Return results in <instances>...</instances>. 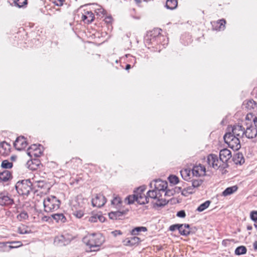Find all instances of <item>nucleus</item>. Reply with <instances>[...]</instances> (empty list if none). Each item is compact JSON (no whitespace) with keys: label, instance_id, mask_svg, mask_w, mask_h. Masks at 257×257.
<instances>
[{"label":"nucleus","instance_id":"3c124183","mask_svg":"<svg viewBox=\"0 0 257 257\" xmlns=\"http://www.w3.org/2000/svg\"><path fill=\"white\" fill-rule=\"evenodd\" d=\"M146 189V187L145 186H142L138 187L137 189V192L135 191L136 194L142 193L144 194L143 192Z\"/></svg>","mask_w":257,"mask_h":257},{"label":"nucleus","instance_id":"de8ad7c7","mask_svg":"<svg viewBox=\"0 0 257 257\" xmlns=\"http://www.w3.org/2000/svg\"><path fill=\"white\" fill-rule=\"evenodd\" d=\"M180 226H181L180 224H175L171 225L169 227V230H170L171 231H174L176 230H178V229H179V228Z\"/></svg>","mask_w":257,"mask_h":257},{"label":"nucleus","instance_id":"9d476101","mask_svg":"<svg viewBox=\"0 0 257 257\" xmlns=\"http://www.w3.org/2000/svg\"><path fill=\"white\" fill-rule=\"evenodd\" d=\"M244 128L240 125H234L231 127V132L230 133L232 136H236L235 137H243L244 135Z\"/></svg>","mask_w":257,"mask_h":257},{"label":"nucleus","instance_id":"c03bdc74","mask_svg":"<svg viewBox=\"0 0 257 257\" xmlns=\"http://www.w3.org/2000/svg\"><path fill=\"white\" fill-rule=\"evenodd\" d=\"M250 218L254 222L257 221V211H252L250 213Z\"/></svg>","mask_w":257,"mask_h":257},{"label":"nucleus","instance_id":"6e6552de","mask_svg":"<svg viewBox=\"0 0 257 257\" xmlns=\"http://www.w3.org/2000/svg\"><path fill=\"white\" fill-rule=\"evenodd\" d=\"M92 204L93 206L98 208L102 207L106 202V199L102 194H97L94 198L92 199Z\"/></svg>","mask_w":257,"mask_h":257},{"label":"nucleus","instance_id":"864d4df0","mask_svg":"<svg viewBox=\"0 0 257 257\" xmlns=\"http://www.w3.org/2000/svg\"><path fill=\"white\" fill-rule=\"evenodd\" d=\"M64 239V237L63 235H61L60 237H57L55 238L54 242L55 243H59L60 242L63 243V240Z\"/></svg>","mask_w":257,"mask_h":257},{"label":"nucleus","instance_id":"c756f323","mask_svg":"<svg viewBox=\"0 0 257 257\" xmlns=\"http://www.w3.org/2000/svg\"><path fill=\"white\" fill-rule=\"evenodd\" d=\"M8 243H11L14 244V245H9V250L11 249L15 248L21 246L23 245L21 241H12V242H1V244L4 245H6Z\"/></svg>","mask_w":257,"mask_h":257},{"label":"nucleus","instance_id":"09e8293b","mask_svg":"<svg viewBox=\"0 0 257 257\" xmlns=\"http://www.w3.org/2000/svg\"><path fill=\"white\" fill-rule=\"evenodd\" d=\"M65 0H53V3L56 6L60 7L63 6Z\"/></svg>","mask_w":257,"mask_h":257},{"label":"nucleus","instance_id":"423d86ee","mask_svg":"<svg viewBox=\"0 0 257 257\" xmlns=\"http://www.w3.org/2000/svg\"><path fill=\"white\" fill-rule=\"evenodd\" d=\"M207 163L215 169L222 168V161L218 159V156L213 154H209L207 156Z\"/></svg>","mask_w":257,"mask_h":257},{"label":"nucleus","instance_id":"9b49d317","mask_svg":"<svg viewBox=\"0 0 257 257\" xmlns=\"http://www.w3.org/2000/svg\"><path fill=\"white\" fill-rule=\"evenodd\" d=\"M14 203V200L5 193H0V205H10Z\"/></svg>","mask_w":257,"mask_h":257},{"label":"nucleus","instance_id":"a19ab883","mask_svg":"<svg viewBox=\"0 0 257 257\" xmlns=\"http://www.w3.org/2000/svg\"><path fill=\"white\" fill-rule=\"evenodd\" d=\"M29 217L28 214L27 212L25 211H23L21 212L19 215L17 216L18 219H19L20 220H21L22 219H27Z\"/></svg>","mask_w":257,"mask_h":257},{"label":"nucleus","instance_id":"f8f14e48","mask_svg":"<svg viewBox=\"0 0 257 257\" xmlns=\"http://www.w3.org/2000/svg\"><path fill=\"white\" fill-rule=\"evenodd\" d=\"M154 187L158 192H164L167 189L168 183L166 181L160 179L156 180L155 181Z\"/></svg>","mask_w":257,"mask_h":257},{"label":"nucleus","instance_id":"5701e85b","mask_svg":"<svg viewBox=\"0 0 257 257\" xmlns=\"http://www.w3.org/2000/svg\"><path fill=\"white\" fill-rule=\"evenodd\" d=\"M182 178L185 181H189L191 179V170L188 169H185L180 171Z\"/></svg>","mask_w":257,"mask_h":257},{"label":"nucleus","instance_id":"0e129e2a","mask_svg":"<svg viewBox=\"0 0 257 257\" xmlns=\"http://www.w3.org/2000/svg\"><path fill=\"white\" fill-rule=\"evenodd\" d=\"M51 217L50 216H44L42 217V220L43 221H49V219H51Z\"/></svg>","mask_w":257,"mask_h":257},{"label":"nucleus","instance_id":"49530a36","mask_svg":"<svg viewBox=\"0 0 257 257\" xmlns=\"http://www.w3.org/2000/svg\"><path fill=\"white\" fill-rule=\"evenodd\" d=\"M0 147L3 148L5 150H7V149H10V145L8 143L4 141L0 143Z\"/></svg>","mask_w":257,"mask_h":257},{"label":"nucleus","instance_id":"e433bc0d","mask_svg":"<svg viewBox=\"0 0 257 257\" xmlns=\"http://www.w3.org/2000/svg\"><path fill=\"white\" fill-rule=\"evenodd\" d=\"M192 186L193 188H197L199 187L203 183V181L200 179H192L191 180Z\"/></svg>","mask_w":257,"mask_h":257},{"label":"nucleus","instance_id":"774afa93","mask_svg":"<svg viewBox=\"0 0 257 257\" xmlns=\"http://www.w3.org/2000/svg\"><path fill=\"white\" fill-rule=\"evenodd\" d=\"M131 68V65L130 64H127L126 65L125 68V70H128Z\"/></svg>","mask_w":257,"mask_h":257},{"label":"nucleus","instance_id":"bf43d9fd","mask_svg":"<svg viewBox=\"0 0 257 257\" xmlns=\"http://www.w3.org/2000/svg\"><path fill=\"white\" fill-rule=\"evenodd\" d=\"M33 165H35L36 167H38L40 164V161L38 159H34L33 161H32Z\"/></svg>","mask_w":257,"mask_h":257},{"label":"nucleus","instance_id":"5fc2aeb1","mask_svg":"<svg viewBox=\"0 0 257 257\" xmlns=\"http://www.w3.org/2000/svg\"><path fill=\"white\" fill-rule=\"evenodd\" d=\"M98 214H95L90 216L89 218V221L91 222H96L98 220Z\"/></svg>","mask_w":257,"mask_h":257},{"label":"nucleus","instance_id":"dca6fc26","mask_svg":"<svg viewBox=\"0 0 257 257\" xmlns=\"http://www.w3.org/2000/svg\"><path fill=\"white\" fill-rule=\"evenodd\" d=\"M128 210L122 211H111L108 213V216L111 219H120L121 217L126 213Z\"/></svg>","mask_w":257,"mask_h":257},{"label":"nucleus","instance_id":"a878e982","mask_svg":"<svg viewBox=\"0 0 257 257\" xmlns=\"http://www.w3.org/2000/svg\"><path fill=\"white\" fill-rule=\"evenodd\" d=\"M177 6V0H167L166 1V7L168 9L173 10L176 8Z\"/></svg>","mask_w":257,"mask_h":257},{"label":"nucleus","instance_id":"680f3d73","mask_svg":"<svg viewBox=\"0 0 257 257\" xmlns=\"http://www.w3.org/2000/svg\"><path fill=\"white\" fill-rule=\"evenodd\" d=\"M165 191V196H170V195H173V194L172 191L170 190L166 189Z\"/></svg>","mask_w":257,"mask_h":257},{"label":"nucleus","instance_id":"37998d69","mask_svg":"<svg viewBox=\"0 0 257 257\" xmlns=\"http://www.w3.org/2000/svg\"><path fill=\"white\" fill-rule=\"evenodd\" d=\"M32 232L31 230H28L25 228H18V232L21 234H29Z\"/></svg>","mask_w":257,"mask_h":257},{"label":"nucleus","instance_id":"69168bd1","mask_svg":"<svg viewBox=\"0 0 257 257\" xmlns=\"http://www.w3.org/2000/svg\"><path fill=\"white\" fill-rule=\"evenodd\" d=\"M253 122L255 125V127L257 128V116H254L253 118Z\"/></svg>","mask_w":257,"mask_h":257},{"label":"nucleus","instance_id":"b1692460","mask_svg":"<svg viewBox=\"0 0 257 257\" xmlns=\"http://www.w3.org/2000/svg\"><path fill=\"white\" fill-rule=\"evenodd\" d=\"M137 198L139 199V200H138V203L141 205L148 203L149 202L148 197L144 194H137Z\"/></svg>","mask_w":257,"mask_h":257},{"label":"nucleus","instance_id":"4c0bfd02","mask_svg":"<svg viewBox=\"0 0 257 257\" xmlns=\"http://www.w3.org/2000/svg\"><path fill=\"white\" fill-rule=\"evenodd\" d=\"M168 180L171 184H177L179 182V178L176 175H171L168 177Z\"/></svg>","mask_w":257,"mask_h":257},{"label":"nucleus","instance_id":"393cba45","mask_svg":"<svg viewBox=\"0 0 257 257\" xmlns=\"http://www.w3.org/2000/svg\"><path fill=\"white\" fill-rule=\"evenodd\" d=\"M226 23L225 20L224 19L219 20L216 22V26H214V29L216 30L221 31L225 29V24ZM214 27V25H213Z\"/></svg>","mask_w":257,"mask_h":257},{"label":"nucleus","instance_id":"4468645a","mask_svg":"<svg viewBox=\"0 0 257 257\" xmlns=\"http://www.w3.org/2000/svg\"><path fill=\"white\" fill-rule=\"evenodd\" d=\"M244 135L248 139H253L257 136V128L252 126L248 127L244 132Z\"/></svg>","mask_w":257,"mask_h":257},{"label":"nucleus","instance_id":"4d7b16f0","mask_svg":"<svg viewBox=\"0 0 257 257\" xmlns=\"http://www.w3.org/2000/svg\"><path fill=\"white\" fill-rule=\"evenodd\" d=\"M111 234L114 236L116 237L117 235H121L122 232L120 230H115L114 231H113L111 232Z\"/></svg>","mask_w":257,"mask_h":257},{"label":"nucleus","instance_id":"58836bf2","mask_svg":"<svg viewBox=\"0 0 257 257\" xmlns=\"http://www.w3.org/2000/svg\"><path fill=\"white\" fill-rule=\"evenodd\" d=\"M159 195L157 198L158 202L156 203L155 205L158 207H163L168 203V201L166 199H160Z\"/></svg>","mask_w":257,"mask_h":257},{"label":"nucleus","instance_id":"338daca9","mask_svg":"<svg viewBox=\"0 0 257 257\" xmlns=\"http://www.w3.org/2000/svg\"><path fill=\"white\" fill-rule=\"evenodd\" d=\"M253 249L255 251H257V241L254 242L253 244Z\"/></svg>","mask_w":257,"mask_h":257},{"label":"nucleus","instance_id":"2eb2a0df","mask_svg":"<svg viewBox=\"0 0 257 257\" xmlns=\"http://www.w3.org/2000/svg\"><path fill=\"white\" fill-rule=\"evenodd\" d=\"M141 241L140 238L137 236H134L130 238H127L122 242L125 246H133L137 245Z\"/></svg>","mask_w":257,"mask_h":257},{"label":"nucleus","instance_id":"f704fd0d","mask_svg":"<svg viewBox=\"0 0 257 257\" xmlns=\"http://www.w3.org/2000/svg\"><path fill=\"white\" fill-rule=\"evenodd\" d=\"M13 166V164L8 160H5L2 161L1 167L3 169H11Z\"/></svg>","mask_w":257,"mask_h":257},{"label":"nucleus","instance_id":"473e14b6","mask_svg":"<svg viewBox=\"0 0 257 257\" xmlns=\"http://www.w3.org/2000/svg\"><path fill=\"white\" fill-rule=\"evenodd\" d=\"M126 200H127V204H132L134 203L135 201H136L138 202V200H139L137 198V194H135L133 195H128L127 196V197L125 198Z\"/></svg>","mask_w":257,"mask_h":257},{"label":"nucleus","instance_id":"bb28decb","mask_svg":"<svg viewBox=\"0 0 257 257\" xmlns=\"http://www.w3.org/2000/svg\"><path fill=\"white\" fill-rule=\"evenodd\" d=\"M147 231V228L146 227L144 226H138L135 227L131 231V234L133 235H138L140 232H145Z\"/></svg>","mask_w":257,"mask_h":257},{"label":"nucleus","instance_id":"7ed1b4c3","mask_svg":"<svg viewBox=\"0 0 257 257\" xmlns=\"http://www.w3.org/2000/svg\"><path fill=\"white\" fill-rule=\"evenodd\" d=\"M32 186L30 179L23 180L16 183L15 188L20 195L28 196L32 190Z\"/></svg>","mask_w":257,"mask_h":257},{"label":"nucleus","instance_id":"2f4dec72","mask_svg":"<svg viewBox=\"0 0 257 257\" xmlns=\"http://www.w3.org/2000/svg\"><path fill=\"white\" fill-rule=\"evenodd\" d=\"M211 203V201L209 200H207L204 203L200 204L198 208H197V211L198 212H202L208 207L210 204Z\"/></svg>","mask_w":257,"mask_h":257},{"label":"nucleus","instance_id":"a18cd8bd","mask_svg":"<svg viewBox=\"0 0 257 257\" xmlns=\"http://www.w3.org/2000/svg\"><path fill=\"white\" fill-rule=\"evenodd\" d=\"M73 214L76 217L80 218L83 216L84 213L81 210H76V211H74Z\"/></svg>","mask_w":257,"mask_h":257},{"label":"nucleus","instance_id":"a211bd4d","mask_svg":"<svg viewBox=\"0 0 257 257\" xmlns=\"http://www.w3.org/2000/svg\"><path fill=\"white\" fill-rule=\"evenodd\" d=\"M38 150V146L35 144L32 145L28 148L27 150V155L31 158H32L33 156L36 157H38L40 156V154H41V152L40 151H39V154L35 152Z\"/></svg>","mask_w":257,"mask_h":257},{"label":"nucleus","instance_id":"7c9ffc66","mask_svg":"<svg viewBox=\"0 0 257 257\" xmlns=\"http://www.w3.org/2000/svg\"><path fill=\"white\" fill-rule=\"evenodd\" d=\"M180 224L181 226L179 228V229H178V230L179 231V232L181 235L187 236L190 235V234L193 233L191 230L185 229V228L183 227L182 224Z\"/></svg>","mask_w":257,"mask_h":257},{"label":"nucleus","instance_id":"8fccbe9b","mask_svg":"<svg viewBox=\"0 0 257 257\" xmlns=\"http://www.w3.org/2000/svg\"><path fill=\"white\" fill-rule=\"evenodd\" d=\"M177 216L180 218H184L186 216V213L184 210H181L177 212Z\"/></svg>","mask_w":257,"mask_h":257},{"label":"nucleus","instance_id":"6e6d98bb","mask_svg":"<svg viewBox=\"0 0 257 257\" xmlns=\"http://www.w3.org/2000/svg\"><path fill=\"white\" fill-rule=\"evenodd\" d=\"M255 116L252 113H248L246 116V119L248 120H253V117Z\"/></svg>","mask_w":257,"mask_h":257},{"label":"nucleus","instance_id":"72a5a7b5","mask_svg":"<svg viewBox=\"0 0 257 257\" xmlns=\"http://www.w3.org/2000/svg\"><path fill=\"white\" fill-rule=\"evenodd\" d=\"M256 107V103L252 99L249 100L246 104V108L251 111Z\"/></svg>","mask_w":257,"mask_h":257},{"label":"nucleus","instance_id":"1a4fd4ad","mask_svg":"<svg viewBox=\"0 0 257 257\" xmlns=\"http://www.w3.org/2000/svg\"><path fill=\"white\" fill-rule=\"evenodd\" d=\"M27 145L28 143L23 136L18 137L14 143V146L18 151L24 149Z\"/></svg>","mask_w":257,"mask_h":257},{"label":"nucleus","instance_id":"ddd939ff","mask_svg":"<svg viewBox=\"0 0 257 257\" xmlns=\"http://www.w3.org/2000/svg\"><path fill=\"white\" fill-rule=\"evenodd\" d=\"M192 174L194 176H200L202 174L204 175L205 174V168L204 166L199 165L194 166L192 169Z\"/></svg>","mask_w":257,"mask_h":257},{"label":"nucleus","instance_id":"39448f33","mask_svg":"<svg viewBox=\"0 0 257 257\" xmlns=\"http://www.w3.org/2000/svg\"><path fill=\"white\" fill-rule=\"evenodd\" d=\"M160 31H162L160 29H155L152 31L148 32L147 34L145 37V41L149 44H158L162 37L160 35Z\"/></svg>","mask_w":257,"mask_h":257},{"label":"nucleus","instance_id":"aec40b11","mask_svg":"<svg viewBox=\"0 0 257 257\" xmlns=\"http://www.w3.org/2000/svg\"><path fill=\"white\" fill-rule=\"evenodd\" d=\"M233 161L235 164L241 165L244 163L245 159L243 154L238 152L233 156Z\"/></svg>","mask_w":257,"mask_h":257},{"label":"nucleus","instance_id":"20e7f679","mask_svg":"<svg viewBox=\"0 0 257 257\" xmlns=\"http://www.w3.org/2000/svg\"><path fill=\"white\" fill-rule=\"evenodd\" d=\"M228 132H226L223 136L225 143L228 146L234 151H238L241 147L240 142L239 138L236 136H232L230 133V128H227Z\"/></svg>","mask_w":257,"mask_h":257},{"label":"nucleus","instance_id":"13d9d810","mask_svg":"<svg viewBox=\"0 0 257 257\" xmlns=\"http://www.w3.org/2000/svg\"><path fill=\"white\" fill-rule=\"evenodd\" d=\"M112 18L111 16H108L105 18L104 21L107 24H110L112 22Z\"/></svg>","mask_w":257,"mask_h":257},{"label":"nucleus","instance_id":"f03ea898","mask_svg":"<svg viewBox=\"0 0 257 257\" xmlns=\"http://www.w3.org/2000/svg\"><path fill=\"white\" fill-rule=\"evenodd\" d=\"M60 204V200L52 195L47 197L43 201L44 210L47 212L57 210L59 208Z\"/></svg>","mask_w":257,"mask_h":257},{"label":"nucleus","instance_id":"052dcab7","mask_svg":"<svg viewBox=\"0 0 257 257\" xmlns=\"http://www.w3.org/2000/svg\"><path fill=\"white\" fill-rule=\"evenodd\" d=\"M98 219L101 222H104L105 220V218L101 215H98Z\"/></svg>","mask_w":257,"mask_h":257},{"label":"nucleus","instance_id":"c9c22d12","mask_svg":"<svg viewBox=\"0 0 257 257\" xmlns=\"http://www.w3.org/2000/svg\"><path fill=\"white\" fill-rule=\"evenodd\" d=\"M111 204L115 205L116 207H119L122 204L121 198L118 196L114 197L113 199L111 200Z\"/></svg>","mask_w":257,"mask_h":257},{"label":"nucleus","instance_id":"603ef678","mask_svg":"<svg viewBox=\"0 0 257 257\" xmlns=\"http://www.w3.org/2000/svg\"><path fill=\"white\" fill-rule=\"evenodd\" d=\"M95 12L97 13V15L102 14L103 15H104L106 14V11L102 7H100V8L97 9L95 11Z\"/></svg>","mask_w":257,"mask_h":257},{"label":"nucleus","instance_id":"cd10ccee","mask_svg":"<svg viewBox=\"0 0 257 257\" xmlns=\"http://www.w3.org/2000/svg\"><path fill=\"white\" fill-rule=\"evenodd\" d=\"M247 249L245 246L240 245L237 247L235 250L234 253L236 255H240L246 253Z\"/></svg>","mask_w":257,"mask_h":257},{"label":"nucleus","instance_id":"ea45409f","mask_svg":"<svg viewBox=\"0 0 257 257\" xmlns=\"http://www.w3.org/2000/svg\"><path fill=\"white\" fill-rule=\"evenodd\" d=\"M194 189L195 188H193L192 185L188 186V187H186V188L184 189V190L182 191V194L183 195H185V194H184V192H186V193L188 194H193L195 191Z\"/></svg>","mask_w":257,"mask_h":257},{"label":"nucleus","instance_id":"e2e57ef3","mask_svg":"<svg viewBox=\"0 0 257 257\" xmlns=\"http://www.w3.org/2000/svg\"><path fill=\"white\" fill-rule=\"evenodd\" d=\"M182 225H183V227L185 228V229L191 230L190 225L189 224H182Z\"/></svg>","mask_w":257,"mask_h":257},{"label":"nucleus","instance_id":"f257e3e1","mask_svg":"<svg viewBox=\"0 0 257 257\" xmlns=\"http://www.w3.org/2000/svg\"><path fill=\"white\" fill-rule=\"evenodd\" d=\"M104 241V237L101 234L92 235L89 236V238L86 243L89 246L90 250L87 251H97L99 250L100 246Z\"/></svg>","mask_w":257,"mask_h":257},{"label":"nucleus","instance_id":"79ce46f5","mask_svg":"<svg viewBox=\"0 0 257 257\" xmlns=\"http://www.w3.org/2000/svg\"><path fill=\"white\" fill-rule=\"evenodd\" d=\"M15 3L19 8H21L27 4V0H16Z\"/></svg>","mask_w":257,"mask_h":257},{"label":"nucleus","instance_id":"4be33fe9","mask_svg":"<svg viewBox=\"0 0 257 257\" xmlns=\"http://www.w3.org/2000/svg\"><path fill=\"white\" fill-rule=\"evenodd\" d=\"M238 187L236 185L226 188L222 193V195L227 196L230 195L237 190Z\"/></svg>","mask_w":257,"mask_h":257},{"label":"nucleus","instance_id":"6ab92c4d","mask_svg":"<svg viewBox=\"0 0 257 257\" xmlns=\"http://www.w3.org/2000/svg\"><path fill=\"white\" fill-rule=\"evenodd\" d=\"M12 178V175L10 171L5 170L0 172V183L6 182Z\"/></svg>","mask_w":257,"mask_h":257},{"label":"nucleus","instance_id":"412c9836","mask_svg":"<svg viewBox=\"0 0 257 257\" xmlns=\"http://www.w3.org/2000/svg\"><path fill=\"white\" fill-rule=\"evenodd\" d=\"M51 217L57 223H62L66 221V218L63 213H55L51 215Z\"/></svg>","mask_w":257,"mask_h":257},{"label":"nucleus","instance_id":"c85d7f7f","mask_svg":"<svg viewBox=\"0 0 257 257\" xmlns=\"http://www.w3.org/2000/svg\"><path fill=\"white\" fill-rule=\"evenodd\" d=\"M160 194V192H158L156 189L152 190H149L148 191L147 193V196L149 198L153 199H157L159 195Z\"/></svg>","mask_w":257,"mask_h":257},{"label":"nucleus","instance_id":"f3484780","mask_svg":"<svg viewBox=\"0 0 257 257\" xmlns=\"http://www.w3.org/2000/svg\"><path fill=\"white\" fill-rule=\"evenodd\" d=\"M94 19V15L91 11H87L82 16V20L86 24L92 23Z\"/></svg>","mask_w":257,"mask_h":257},{"label":"nucleus","instance_id":"0eeeda50","mask_svg":"<svg viewBox=\"0 0 257 257\" xmlns=\"http://www.w3.org/2000/svg\"><path fill=\"white\" fill-rule=\"evenodd\" d=\"M231 157V152L227 149H223L220 150L219 152V159L222 161V168H225L227 167L228 165L226 162Z\"/></svg>","mask_w":257,"mask_h":257}]
</instances>
